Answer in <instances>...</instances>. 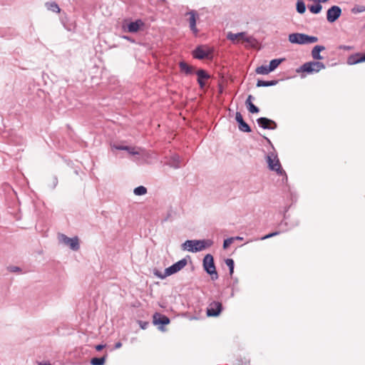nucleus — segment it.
<instances>
[{
  "mask_svg": "<svg viewBox=\"0 0 365 365\" xmlns=\"http://www.w3.org/2000/svg\"><path fill=\"white\" fill-rule=\"evenodd\" d=\"M211 240H187L182 244V249L190 252H198L212 245Z\"/></svg>",
  "mask_w": 365,
  "mask_h": 365,
  "instance_id": "nucleus-1",
  "label": "nucleus"
},
{
  "mask_svg": "<svg viewBox=\"0 0 365 365\" xmlns=\"http://www.w3.org/2000/svg\"><path fill=\"white\" fill-rule=\"evenodd\" d=\"M267 163L268 164V168L269 170L272 171H275L278 175H282V182H287L288 180V178L286 172L282 168L280 162L277 158V154L271 153L267 156Z\"/></svg>",
  "mask_w": 365,
  "mask_h": 365,
  "instance_id": "nucleus-2",
  "label": "nucleus"
},
{
  "mask_svg": "<svg viewBox=\"0 0 365 365\" xmlns=\"http://www.w3.org/2000/svg\"><path fill=\"white\" fill-rule=\"evenodd\" d=\"M325 65L320 61H309L302 65L297 70V72H304L308 74L316 73L322 69H324Z\"/></svg>",
  "mask_w": 365,
  "mask_h": 365,
  "instance_id": "nucleus-3",
  "label": "nucleus"
},
{
  "mask_svg": "<svg viewBox=\"0 0 365 365\" xmlns=\"http://www.w3.org/2000/svg\"><path fill=\"white\" fill-rule=\"evenodd\" d=\"M202 266L204 270L210 275L212 280H216L218 278V274L216 271L215 264L214 262L213 256L210 254H207L202 261Z\"/></svg>",
  "mask_w": 365,
  "mask_h": 365,
  "instance_id": "nucleus-4",
  "label": "nucleus"
},
{
  "mask_svg": "<svg viewBox=\"0 0 365 365\" xmlns=\"http://www.w3.org/2000/svg\"><path fill=\"white\" fill-rule=\"evenodd\" d=\"M170 322V319L160 313L156 312L153 316V323L155 326H158V329L164 331H165L164 326L169 324Z\"/></svg>",
  "mask_w": 365,
  "mask_h": 365,
  "instance_id": "nucleus-5",
  "label": "nucleus"
},
{
  "mask_svg": "<svg viewBox=\"0 0 365 365\" xmlns=\"http://www.w3.org/2000/svg\"><path fill=\"white\" fill-rule=\"evenodd\" d=\"M342 10L339 6H331L327 11V20L329 23L335 22L341 15Z\"/></svg>",
  "mask_w": 365,
  "mask_h": 365,
  "instance_id": "nucleus-6",
  "label": "nucleus"
},
{
  "mask_svg": "<svg viewBox=\"0 0 365 365\" xmlns=\"http://www.w3.org/2000/svg\"><path fill=\"white\" fill-rule=\"evenodd\" d=\"M223 309V307L221 302L213 301L209 304L207 308V315L208 317H217L220 314Z\"/></svg>",
  "mask_w": 365,
  "mask_h": 365,
  "instance_id": "nucleus-7",
  "label": "nucleus"
},
{
  "mask_svg": "<svg viewBox=\"0 0 365 365\" xmlns=\"http://www.w3.org/2000/svg\"><path fill=\"white\" fill-rule=\"evenodd\" d=\"M187 260L183 258L165 269V276H170L181 270L186 266Z\"/></svg>",
  "mask_w": 365,
  "mask_h": 365,
  "instance_id": "nucleus-8",
  "label": "nucleus"
},
{
  "mask_svg": "<svg viewBox=\"0 0 365 365\" xmlns=\"http://www.w3.org/2000/svg\"><path fill=\"white\" fill-rule=\"evenodd\" d=\"M257 123L258 125L263 129L275 130L277 128V124L274 120L266 117L257 118Z\"/></svg>",
  "mask_w": 365,
  "mask_h": 365,
  "instance_id": "nucleus-9",
  "label": "nucleus"
},
{
  "mask_svg": "<svg viewBox=\"0 0 365 365\" xmlns=\"http://www.w3.org/2000/svg\"><path fill=\"white\" fill-rule=\"evenodd\" d=\"M62 240L63 243L69 246V247L73 251H78L80 248L78 238L77 237H68L65 235H62Z\"/></svg>",
  "mask_w": 365,
  "mask_h": 365,
  "instance_id": "nucleus-10",
  "label": "nucleus"
},
{
  "mask_svg": "<svg viewBox=\"0 0 365 365\" xmlns=\"http://www.w3.org/2000/svg\"><path fill=\"white\" fill-rule=\"evenodd\" d=\"M289 41L294 44H306V34L293 33L290 34L288 37Z\"/></svg>",
  "mask_w": 365,
  "mask_h": 365,
  "instance_id": "nucleus-11",
  "label": "nucleus"
},
{
  "mask_svg": "<svg viewBox=\"0 0 365 365\" xmlns=\"http://www.w3.org/2000/svg\"><path fill=\"white\" fill-rule=\"evenodd\" d=\"M235 120L240 131L245 133H250L252 131L250 126L244 120L240 112H236Z\"/></svg>",
  "mask_w": 365,
  "mask_h": 365,
  "instance_id": "nucleus-12",
  "label": "nucleus"
},
{
  "mask_svg": "<svg viewBox=\"0 0 365 365\" xmlns=\"http://www.w3.org/2000/svg\"><path fill=\"white\" fill-rule=\"evenodd\" d=\"M211 53L209 49H205L202 46H197L192 51V56L199 60L207 58Z\"/></svg>",
  "mask_w": 365,
  "mask_h": 365,
  "instance_id": "nucleus-13",
  "label": "nucleus"
},
{
  "mask_svg": "<svg viewBox=\"0 0 365 365\" xmlns=\"http://www.w3.org/2000/svg\"><path fill=\"white\" fill-rule=\"evenodd\" d=\"M197 76V81L200 88H204L205 86V80L210 78V75L204 69H198L195 71Z\"/></svg>",
  "mask_w": 365,
  "mask_h": 365,
  "instance_id": "nucleus-14",
  "label": "nucleus"
},
{
  "mask_svg": "<svg viewBox=\"0 0 365 365\" xmlns=\"http://www.w3.org/2000/svg\"><path fill=\"white\" fill-rule=\"evenodd\" d=\"M362 62H365V53H356L350 55L347 58V63L349 65H355Z\"/></svg>",
  "mask_w": 365,
  "mask_h": 365,
  "instance_id": "nucleus-15",
  "label": "nucleus"
},
{
  "mask_svg": "<svg viewBox=\"0 0 365 365\" xmlns=\"http://www.w3.org/2000/svg\"><path fill=\"white\" fill-rule=\"evenodd\" d=\"M111 148L112 150H125L132 155H140V153L136 151L134 147L113 144Z\"/></svg>",
  "mask_w": 365,
  "mask_h": 365,
  "instance_id": "nucleus-16",
  "label": "nucleus"
},
{
  "mask_svg": "<svg viewBox=\"0 0 365 365\" xmlns=\"http://www.w3.org/2000/svg\"><path fill=\"white\" fill-rule=\"evenodd\" d=\"M325 50V46L322 45H316L312 50V56L314 60H322L324 57L320 53Z\"/></svg>",
  "mask_w": 365,
  "mask_h": 365,
  "instance_id": "nucleus-17",
  "label": "nucleus"
},
{
  "mask_svg": "<svg viewBox=\"0 0 365 365\" xmlns=\"http://www.w3.org/2000/svg\"><path fill=\"white\" fill-rule=\"evenodd\" d=\"M167 165L174 169L180 168V157L178 154H173L170 156Z\"/></svg>",
  "mask_w": 365,
  "mask_h": 365,
  "instance_id": "nucleus-18",
  "label": "nucleus"
},
{
  "mask_svg": "<svg viewBox=\"0 0 365 365\" xmlns=\"http://www.w3.org/2000/svg\"><path fill=\"white\" fill-rule=\"evenodd\" d=\"M179 67H180V71L184 73L187 76L192 75L195 73V67H193L192 66H189L185 61H180L179 63Z\"/></svg>",
  "mask_w": 365,
  "mask_h": 365,
  "instance_id": "nucleus-19",
  "label": "nucleus"
},
{
  "mask_svg": "<svg viewBox=\"0 0 365 365\" xmlns=\"http://www.w3.org/2000/svg\"><path fill=\"white\" fill-rule=\"evenodd\" d=\"M142 26H143V22L142 20L138 19L128 24V31L130 33L137 32Z\"/></svg>",
  "mask_w": 365,
  "mask_h": 365,
  "instance_id": "nucleus-20",
  "label": "nucleus"
},
{
  "mask_svg": "<svg viewBox=\"0 0 365 365\" xmlns=\"http://www.w3.org/2000/svg\"><path fill=\"white\" fill-rule=\"evenodd\" d=\"M188 14L190 15L189 19V24H190V30L194 33L197 34L198 32L197 29L196 28V13L195 11H191L188 13Z\"/></svg>",
  "mask_w": 365,
  "mask_h": 365,
  "instance_id": "nucleus-21",
  "label": "nucleus"
},
{
  "mask_svg": "<svg viewBox=\"0 0 365 365\" xmlns=\"http://www.w3.org/2000/svg\"><path fill=\"white\" fill-rule=\"evenodd\" d=\"M313 1H316V4L312 5H309L308 9L309 11L313 14H318L322 10V5L321 4L322 2H319V0H312Z\"/></svg>",
  "mask_w": 365,
  "mask_h": 365,
  "instance_id": "nucleus-22",
  "label": "nucleus"
},
{
  "mask_svg": "<svg viewBox=\"0 0 365 365\" xmlns=\"http://www.w3.org/2000/svg\"><path fill=\"white\" fill-rule=\"evenodd\" d=\"M284 61V58H274L270 61L269 64L268 65L270 71L272 72L274 71L279 66V65Z\"/></svg>",
  "mask_w": 365,
  "mask_h": 365,
  "instance_id": "nucleus-23",
  "label": "nucleus"
},
{
  "mask_svg": "<svg viewBox=\"0 0 365 365\" xmlns=\"http://www.w3.org/2000/svg\"><path fill=\"white\" fill-rule=\"evenodd\" d=\"M46 6L49 11L55 13H59L61 11L58 5L55 1L46 2Z\"/></svg>",
  "mask_w": 365,
  "mask_h": 365,
  "instance_id": "nucleus-24",
  "label": "nucleus"
},
{
  "mask_svg": "<svg viewBox=\"0 0 365 365\" xmlns=\"http://www.w3.org/2000/svg\"><path fill=\"white\" fill-rule=\"evenodd\" d=\"M296 9L297 11L300 14H303L306 11V5L302 0L297 1Z\"/></svg>",
  "mask_w": 365,
  "mask_h": 365,
  "instance_id": "nucleus-25",
  "label": "nucleus"
},
{
  "mask_svg": "<svg viewBox=\"0 0 365 365\" xmlns=\"http://www.w3.org/2000/svg\"><path fill=\"white\" fill-rule=\"evenodd\" d=\"M225 264L229 268V274L231 277H232V274L234 273V269H235V262L231 258H227L225 259Z\"/></svg>",
  "mask_w": 365,
  "mask_h": 365,
  "instance_id": "nucleus-26",
  "label": "nucleus"
},
{
  "mask_svg": "<svg viewBox=\"0 0 365 365\" xmlns=\"http://www.w3.org/2000/svg\"><path fill=\"white\" fill-rule=\"evenodd\" d=\"M255 71L257 74H262V75H267L271 72L268 66H264V65L258 66L256 68Z\"/></svg>",
  "mask_w": 365,
  "mask_h": 365,
  "instance_id": "nucleus-27",
  "label": "nucleus"
},
{
  "mask_svg": "<svg viewBox=\"0 0 365 365\" xmlns=\"http://www.w3.org/2000/svg\"><path fill=\"white\" fill-rule=\"evenodd\" d=\"M106 361V356L94 357L91 360V365H103Z\"/></svg>",
  "mask_w": 365,
  "mask_h": 365,
  "instance_id": "nucleus-28",
  "label": "nucleus"
},
{
  "mask_svg": "<svg viewBox=\"0 0 365 365\" xmlns=\"http://www.w3.org/2000/svg\"><path fill=\"white\" fill-rule=\"evenodd\" d=\"M133 192L135 195H143L147 193V188L143 185H140L135 187L133 190Z\"/></svg>",
  "mask_w": 365,
  "mask_h": 365,
  "instance_id": "nucleus-29",
  "label": "nucleus"
},
{
  "mask_svg": "<svg viewBox=\"0 0 365 365\" xmlns=\"http://www.w3.org/2000/svg\"><path fill=\"white\" fill-rule=\"evenodd\" d=\"M365 11V6L364 5H359V4H356L351 9V12L352 14H359V13H362V12H364Z\"/></svg>",
  "mask_w": 365,
  "mask_h": 365,
  "instance_id": "nucleus-30",
  "label": "nucleus"
},
{
  "mask_svg": "<svg viewBox=\"0 0 365 365\" xmlns=\"http://www.w3.org/2000/svg\"><path fill=\"white\" fill-rule=\"evenodd\" d=\"M239 34H242V35L239 36L238 38L245 42L251 43L254 40V38L252 36H248L246 32H240Z\"/></svg>",
  "mask_w": 365,
  "mask_h": 365,
  "instance_id": "nucleus-31",
  "label": "nucleus"
},
{
  "mask_svg": "<svg viewBox=\"0 0 365 365\" xmlns=\"http://www.w3.org/2000/svg\"><path fill=\"white\" fill-rule=\"evenodd\" d=\"M247 108V110H249L250 113H258L259 112V109L257 106H256L255 105H254L252 103H250V104H245Z\"/></svg>",
  "mask_w": 365,
  "mask_h": 365,
  "instance_id": "nucleus-32",
  "label": "nucleus"
},
{
  "mask_svg": "<svg viewBox=\"0 0 365 365\" xmlns=\"http://www.w3.org/2000/svg\"><path fill=\"white\" fill-rule=\"evenodd\" d=\"M242 34H233L232 32H229L227 35V38L228 40H230L232 41H235V40H237L239 37V36H242Z\"/></svg>",
  "mask_w": 365,
  "mask_h": 365,
  "instance_id": "nucleus-33",
  "label": "nucleus"
},
{
  "mask_svg": "<svg viewBox=\"0 0 365 365\" xmlns=\"http://www.w3.org/2000/svg\"><path fill=\"white\" fill-rule=\"evenodd\" d=\"M317 41H318V38L317 36L306 34V44L313 43Z\"/></svg>",
  "mask_w": 365,
  "mask_h": 365,
  "instance_id": "nucleus-34",
  "label": "nucleus"
},
{
  "mask_svg": "<svg viewBox=\"0 0 365 365\" xmlns=\"http://www.w3.org/2000/svg\"><path fill=\"white\" fill-rule=\"evenodd\" d=\"M233 242L234 238L232 237L225 239L223 242V249H227Z\"/></svg>",
  "mask_w": 365,
  "mask_h": 365,
  "instance_id": "nucleus-35",
  "label": "nucleus"
},
{
  "mask_svg": "<svg viewBox=\"0 0 365 365\" xmlns=\"http://www.w3.org/2000/svg\"><path fill=\"white\" fill-rule=\"evenodd\" d=\"M279 233H280V232H279V231L273 232L269 233V234L262 237L260 238V240H264L271 238L272 237L277 236V235H279Z\"/></svg>",
  "mask_w": 365,
  "mask_h": 365,
  "instance_id": "nucleus-36",
  "label": "nucleus"
},
{
  "mask_svg": "<svg viewBox=\"0 0 365 365\" xmlns=\"http://www.w3.org/2000/svg\"><path fill=\"white\" fill-rule=\"evenodd\" d=\"M153 274L158 277V278L160 279H165V277H167L168 276H165V270L164 271V272L163 273L162 272L158 270V269H155L154 272H153Z\"/></svg>",
  "mask_w": 365,
  "mask_h": 365,
  "instance_id": "nucleus-37",
  "label": "nucleus"
},
{
  "mask_svg": "<svg viewBox=\"0 0 365 365\" xmlns=\"http://www.w3.org/2000/svg\"><path fill=\"white\" fill-rule=\"evenodd\" d=\"M257 87H268V81L258 80L256 84Z\"/></svg>",
  "mask_w": 365,
  "mask_h": 365,
  "instance_id": "nucleus-38",
  "label": "nucleus"
},
{
  "mask_svg": "<svg viewBox=\"0 0 365 365\" xmlns=\"http://www.w3.org/2000/svg\"><path fill=\"white\" fill-rule=\"evenodd\" d=\"M238 284V279L237 278L234 279L233 284L232 285V294L231 296H234L235 291H238V289L237 288V285Z\"/></svg>",
  "mask_w": 365,
  "mask_h": 365,
  "instance_id": "nucleus-39",
  "label": "nucleus"
},
{
  "mask_svg": "<svg viewBox=\"0 0 365 365\" xmlns=\"http://www.w3.org/2000/svg\"><path fill=\"white\" fill-rule=\"evenodd\" d=\"M8 270L11 272H20L21 269L17 266H10L8 267Z\"/></svg>",
  "mask_w": 365,
  "mask_h": 365,
  "instance_id": "nucleus-40",
  "label": "nucleus"
},
{
  "mask_svg": "<svg viewBox=\"0 0 365 365\" xmlns=\"http://www.w3.org/2000/svg\"><path fill=\"white\" fill-rule=\"evenodd\" d=\"M138 323L142 329H145L149 326L148 322H144V321L139 320L138 322Z\"/></svg>",
  "mask_w": 365,
  "mask_h": 365,
  "instance_id": "nucleus-41",
  "label": "nucleus"
},
{
  "mask_svg": "<svg viewBox=\"0 0 365 365\" xmlns=\"http://www.w3.org/2000/svg\"><path fill=\"white\" fill-rule=\"evenodd\" d=\"M339 49L340 50H346V51H351L354 49V46H346V45H340L339 46Z\"/></svg>",
  "mask_w": 365,
  "mask_h": 365,
  "instance_id": "nucleus-42",
  "label": "nucleus"
},
{
  "mask_svg": "<svg viewBox=\"0 0 365 365\" xmlns=\"http://www.w3.org/2000/svg\"><path fill=\"white\" fill-rule=\"evenodd\" d=\"M254 99L255 98L252 95H249L245 101V104H250V103H252V100H254Z\"/></svg>",
  "mask_w": 365,
  "mask_h": 365,
  "instance_id": "nucleus-43",
  "label": "nucleus"
},
{
  "mask_svg": "<svg viewBox=\"0 0 365 365\" xmlns=\"http://www.w3.org/2000/svg\"><path fill=\"white\" fill-rule=\"evenodd\" d=\"M278 80L268 81L269 86H273L278 83Z\"/></svg>",
  "mask_w": 365,
  "mask_h": 365,
  "instance_id": "nucleus-44",
  "label": "nucleus"
},
{
  "mask_svg": "<svg viewBox=\"0 0 365 365\" xmlns=\"http://www.w3.org/2000/svg\"><path fill=\"white\" fill-rule=\"evenodd\" d=\"M57 184H58V179H57V178L56 176H54L53 178V187H52V188H55L56 186L57 185Z\"/></svg>",
  "mask_w": 365,
  "mask_h": 365,
  "instance_id": "nucleus-45",
  "label": "nucleus"
},
{
  "mask_svg": "<svg viewBox=\"0 0 365 365\" xmlns=\"http://www.w3.org/2000/svg\"><path fill=\"white\" fill-rule=\"evenodd\" d=\"M105 346L106 345L104 344H98L96 346V349L97 351H101Z\"/></svg>",
  "mask_w": 365,
  "mask_h": 365,
  "instance_id": "nucleus-46",
  "label": "nucleus"
},
{
  "mask_svg": "<svg viewBox=\"0 0 365 365\" xmlns=\"http://www.w3.org/2000/svg\"><path fill=\"white\" fill-rule=\"evenodd\" d=\"M38 365H53L49 361H38Z\"/></svg>",
  "mask_w": 365,
  "mask_h": 365,
  "instance_id": "nucleus-47",
  "label": "nucleus"
},
{
  "mask_svg": "<svg viewBox=\"0 0 365 365\" xmlns=\"http://www.w3.org/2000/svg\"><path fill=\"white\" fill-rule=\"evenodd\" d=\"M122 346V343L120 341H118L115 343L114 348L115 349H120Z\"/></svg>",
  "mask_w": 365,
  "mask_h": 365,
  "instance_id": "nucleus-48",
  "label": "nucleus"
},
{
  "mask_svg": "<svg viewBox=\"0 0 365 365\" xmlns=\"http://www.w3.org/2000/svg\"><path fill=\"white\" fill-rule=\"evenodd\" d=\"M264 138L266 140V141L267 142V143H268L269 145H270L272 146V148L274 149V146H273V145H272V143L271 140H270L268 138H267V137H265V136H264Z\"/></svg>",
  "mask_w": 365,
  "mask_h": 365,
  "instance_id": "nucleus-49",
  "label": "nucleus"
},
{
  "mask_svg": "<svg viewBox=\"0 0 365 365\" xmlns=\"http://www.w3.org/2000/svg\"><path fill=\"white\" fill-rule=\"evenodd\" d=\"M123 38L130 41V42H134V41L130 37H129L128 36H123Z\"/></svg>",
  "mask_w": 365,
  "mask_h": 365,
  "instance_id": "nucleus-50",
  "label": "nucleus"
},
{
  "mask_svg": "<svg viewBox=\"0 0 365 365\" xmlns=\"http://www.w3.org/2000/svg\"><path fill=\"white\" fill-rule=\"evenodd\" d=\"M232 237L234 238V241L235 240H243L242 237L237 236V237Z\"/></svg>",
  "mask_w": 365,
  "mask_h": 365,
  "instance_id": "nucleus-51",
  "label": "nucleus"
},
{
  "mask_svg": "<svg viewBox=\"0 0 365 365\" xmlns=\"http://www.w3.org/2000/svg\"><path fill=\"white\" fill-rule=\"evenodd\" d=\"M286 220H287V217H284V220H282V221L281 222V224H280V225H282V224L287 225V222H286Z\"/></svg>",
  "mask_w": 365,
  "mask_h": 365,
  "instance_id": "nucleus-52",
  "label": "nucleus"
},
{
  "mask_svg": "<svg viewBox=\"0 0 365 365\" xmlns=\"http://www.w3.org/2000/svg\"><path fill=\"white\" fill-rule=\"evenodd\" d=\"M298 224H299V222H296L294 224H292V225L290 226V228H291V227H294V226H297Z\"/></svg>",
  "mask_w": 365,
  "mask_h": 365,
  "instance_id": "nucleus-53",
  "label": "nucleus"
}]
</instances>
